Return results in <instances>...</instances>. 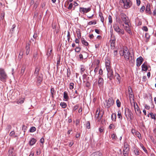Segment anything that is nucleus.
<instances>
[{
  "label": "nucleus",
  "instance_id": "1",
  "mask_svg": "<svg viewBox=\"0 0 156 156\" xmlns=\"http://www.w3.org/2000/svg\"><path fill=\"white\" fill-rule=\"evenodd\" d=\"M119 53L121 56H124L126 61L129 60L130 58H131V59H132V57L131 55H130V52L128 48L126 47L123 48V50L120 51Z\"/></svg>",
  "mask_w": 156,
  "mask_h": 156
},
{
  "label": "nucleus",
  "instance_id": "2",
  "mask_svg": "<svg viewBox=\"0 0 156 156\" xmlns=\"http://www.w3.org/2000/svg\"><path fill=\"white\" fill-rule=\"evenodd\" d=\"M113 28L115 31L121 37L122 35L124 34V31L122 29L120 28L118 23L116 22L114 23L113 24Z\"/></svg>",
  "mask_w": 156,
  "mask_h": 156
},
{
  "label": "nucleus",
  "instance_id": "3",
  "mask_svg": "<svg viewBox=\"0 0 156 156\" xmlns=\"http://www.w3.org/2000/svg\"><path fill=\"white\" fill-rule=\"evenodd\" d=\"M8 78V76L4 69L0 68V80L5 82Z\"/></svg>",
  "mask_w": 156,
  "mask_h": 156
},
{
  "label": "nucleus",
  "instance_id": "4",
  "mask_svg": "<svg viewBox=\"0 0 156 156\" xmlns=\"http://www.w3.org/2000/svg\"><path fill=\"white\" fill-rule=\"evenodd\" d=\"M103 114L104 112L103 111H100V109H98L95 116L96 120L98 122L101 121Z\"/></svg>",
  "mask_w": 156,
  "mask_h": 156
},
{
  "label": "nucleus",
  "instance_id": "5",
  "mask_svg": "<svg viewBox=\"0 0 156 156\" xmlns=\"http://www.w3.org/2000/svg\"><path fill=\"white\" fill-rule=\"evenodd\" d=\"M125 115L127 119H129L132 120L133 118V113L128 108H126L125 109Z\"/></svg>",
  "mask_w": 156,
  "mask_h": 156
},
{
  "label": "nucleus",
  "instance_id": "6",
  "mask_svg": "<svg viewBox=\"0 0 156 156\" xmlns=\"http://www.w3.org/2000/svg\"><path fill=\"white\" fill-rule=\"evenodd\" d=\"M120 2L123 3L124 7L126 9L129 8L132 5L131 0H120Z\"/></svg>",
  "mask_w": 156,
  "mask_h": 156
},
{
  "label": "nucleus",
  "instance_id": "7",
  "mask_svg": "<svg viewBox=\"0 0 156 156\" xmlns=\"http://www.w3.org/2000/svg\"><path fill=\"white\" fill-rule=\"evenodd\" d=\"M121 18L122 21L124 22L125 24H128L129 22L128 17L124 13H121L120 14Z\"/></svg>",
  "mask_w": 156,
  "mask_h": 156
},
{
  "label": "nucleus",
  "instance_id": "8",
  "mask_svg": "<svg viewBox=\"0 0 156 156\" xmlns=\"http://www.w3.org/2000/svg\"><path fill=\"white\" fill-rule=\"evenodd\" d=\"M114 102L112 98H110L108 100L106 101V105L105 106V107L109 108L113 105Z\"/></svg>",
  "mask_w": 156,
  "mask_h": 156
},
{
  "label": "nucleus",
  "instance_id": "9",
  "mask_svg": "<svg viewBox=\"0 0 156 156\" xmlns=\"http://www.w3.org/2000/svg\"><path fill=\"white\" fill-rule=\"evenodd\" d=\"M36 80L37 84L38 86L40 85L41 84V83L43 80V75L42 74H40L39 75L36 76Z\"/></svg>",
  "mask_w": 156,
  "mask_h": 156
},
{
  "label": "nucleus",
  "instance_id": "10",
  "mask_svg": "<svg viewBox=\"0 0 156 156\" xmlns=\"http://www.w3.org/2000/svg\"><path fill=\"white\" fill-rule=\"evenodd\" d=\"M104 80L101 76H99L98 82V85L100 88H102L103 86Z\"/></svg>",
  "mask_w": 156,
  "mask_h": 156
},
{
  "label": "nucleus",
  "instance_id": "11",
  "mask_svg": "<svg viewBox=\"0 0 156 156\" xmlns=\"http://www.w3.org/2000/svg\"><path fill=\"white\" fill-rule=\"evenodd\" d=\"M107 70L108 72V78H109L110 80H111L113 77V70L112 69H107Z\"/></svg>",
  "mask_w": 156,
  "mask_h": 156
},
{
  "label": "nucleus",
  "instance_id": "12",
  "mask_svg": "<svg viewBox=\"0 0 156 156\" xmlns=\"http://www.w3.org/2000/svg\"><path fill=\"white\" fill-rule=\"evenodd\" d=\"M91 8L88 7V8H84L83 7H80V11L83 14H84L85 13H87L91 10Z\"/></svg>",
  "mask_w": 156,
  "mask_h": 156
},
{
  "label": "nucleus",
  "instance_id": "13",
  "mask_svg": "<svg viewBox=\"0 0 156 156\" xmlns=\"http://www.w3.org/2000/svg\"><path fill=\"white\" fill-rule=\"evenodd\" d=\"M116 39L115 37L114 36L112 39L110 40V46L111 49H114L115 45Z\"/></svg>",
  "mask_w": 156,
  "mask_h": 156
},
{
  "label": "nucleus",
  "instance_id": "14",
  "mask_svg": "<svg viewBox=\"0 0 156 156\" xmlns=\"http://www.w3.org/2000/svg\"><path fill=\"white\" fill-rule=\"evenodd\" d=\"M143 61L144 59L141 56H140L139 57L137 58L136 60V65L138 67L140 66L142 64Z\"/></svg>",
  "mask_w": 156,
  "mask_h": 156
},
{
  "label": "nucleus",
  "instance_id": "15",
  "mask_svg": "<svg viewBox=\"0 0 156 156\" xmlns=\"http://www.w3.org/2000/svg\"><path fill=\"white\" fill-rule=\"evenodd\" d=\"M126 25L124 27L125 30L130 35H132V33L131 31L130 26L129 23H128V24H126Z\"/></svg>",
  "mask_w": 156,
  "mask_h": 156
},
{
  "label": "nucleus",
  "instance_id": "16",
  "mask_svg": "<svg viewBox=\"0 0 156 156\" xmlns=\"http://www.w3.org/2000/svg\"><path fill=\"white\" fill-rule=\"evenodd\" d=\"M145 11L147 13L150 15L152 14L150 8V5L149 4H147L146 7Z\"/></svg>",
  "mask_w": 156,
  "mask_h": 156
},
{
  "label": "nucleus",
  "instance_id": "17",
  "mask_svg": "<svg viewBox=\"0 0 156 156\" xmlns=\"http://www.w3.org/2000/svg\"><path fill=\"white\" fill-rule=\"evenodd\" d=\"M136 105H137V107L136 108L135 107V103H134V107L135 110L136 112V114L137 115H140L141 114V112L139 107L137 105V103H136Z\"/></svg>",
  "mask_w": 156,
  "mask_h": 156
},
{
  "label": "nucleus",
  "instance_id": "18",
  "mask_svg": "<svg viewBox=\"0 0 156 156\" xmlns=\"http://www.w3.org/2000/svg\"><path fill=\"white\" fill-rule=\"evenodd\" d=\"M25 49H26V54L27 55H28L29 54L30 52V44L28 43L27 44H26Z\"/></svg>",
  "mask_w": 156,
  "mask_h": 156
},
{
  "label": "nucleus",
  "instance_id": "19",
  "mask_svg": "<svg viewBox=\"0 0 156 156\" xmlns=\"http://www.w3.org/2000/svg\"><path fill=\"white\" fill-rule=\"evenodd\" d=\"M114 78L118 80L119 84L120 83L121 78L119 75L118 73H115V76Z\"/></svg>",
  "mask_w": 156,
  "mask_h": 156
},
{
  "label": "nucleus",
  "instance_id": "20",
  "mask_svg": "<svg viewBox=\"0 0 156 156\" xmlns=\"http://www.w3.org/2000/svg\"><path fill=\"white\" fill-rule=\"evenodd\" d=\"M142 70L143 71H146L148 69L147 63H144L141 66Z\"/></svg>",
  "mask_w": 156,
  "mask_h": 156
},
{
  "label": "nucleus",
  "instance_id": "21",
  "mask_svg": "<svg viewBox=\"0 0 156 156\" xmlns=\"http://www.w3.org/2000/svg\"><path fill=\"white\" fill-rule=\"evenodd\" d=\"M61 59V56L59 55H58L57 57V68L58 69L59 68V66L60 64V59Z\"/></svg>",
  "mask_w": 156,
  "mask_h": 156
},
{
  "label": "nucleus",
  "instance_id": "22",
  "mask_svg": "<svg viewBox=\"0 0 156 156\" xmlns=\"http://www.w3.org/2000/svg\"><path fill=\"white\" fill-rule=\"evenodd\" d=\"M129 145L127 142H125L124 144L123 150H129Z\"/></svg>",
  "mask_w": 156,
  "mask_h": 156
},
{
  "label": "nucleus",
  "instance_id": "23",
  "mask_svg": "<svg viewBox=\"0 0 156 156\" xmlns=\"http://www.w3.org/2000/svg\"><path fill=\"white\" fill-rule=\"evenodd\" d=\"M37 140L34 138H32L29 142V144L30 146L34 145L36 142Z\"/></svg>",
  "mask_w": 156,
  "mask_h": 156
},
{
  "label": "nucleus",
  "instance_id": "24",
  "mask_svg": "<svg viewBox=\"0 0 156 156\" xmlns=\"http://www.w3.org/2000/svg\"><path fill=\"white\" fill-rule=\"evenodd\" d=\"M91 155L92 156H102V154L101 152L97 151L93 153Z\"/></svg>",
  "mask_w": 156,
  "mask_h": 156
},
{
  "label": "nucleus",
  "instance_id": "25",
  "mask_svg": "<svg viewBox=\"0 0 156 156\" xmlns=\"http://www.w3.org/2000/svg\"><path fill=\"white\" fill-rule=\"evenodd\" d=\"M40 71V69L38 67H36L35 68V70L34 72V75L35 76H37V75H39V72Z\"/></svg>",
  "mask_w": 156,
  "mask_h": 156
},
{
  "label": "nucleus",
  "instance_id": "26",
  "mask_svg": "<svg viewBox=\"0 0 156 156\" xmlns=\"http://www.w3.org/2000/svg\"><path fill=\"white\" fill-rule=\"evenodd\" d=\"M111 119L112 121L115 122L116 119V115L115 113H113L111 115Z\"/></svg>",
  "mask_w": 156,
  "mask_h": 156
},
{
  "label": "nucleus",
  "instance_id": "27",
  "mask_svg": "<svg viewBox=\"0 0 156 156\" xmlns=\"http://www.w3.org/2000/svg\"><path fill=\"white\" fill-rule=\"evenodd\" d=\"M133 152L136 155H139L140 153L139 152L138 149L136 148H134L133 149Z\"/></svg>",
  "mask_w": 156,
  "mask_h": 156
},
{
  "label": "nucleus",
  "instance_id": "28",
  "mask_svg": "<svg viewBox=\"0 0 156 156\" xmlns=\"http://www.w3.org/2000/svg\"><path fill=\"white\" fill-rule=\"evenodd\" d=\"M99 17H100L101 18V21L103 23L104 21V18L103 16V14L101 12H100L99 13Z\"/></svg>",
  "mask_w": 156,
  "mask_h": 156
},
{
  "label": "nucleus",
  "instance_id": "29",
  "mask_svg": "<svg viewBox=\"0 0 156 156\" xmlns=\"http://www.w3.org/2000/svg\"><path fill=\"white\" fill-rule=\"evenodd\" d=\"M80 69L81 74H82L85 70V67L83 65H81Z\"/></svg>",
  "mask_w": 156,
  "mask_h": 156
},
{
  "label": "nucleus",
  "instance_id": "30",
  "mask_svg": "<svg viewBox=\"0 0 156 156\" xmlns=\"http://www.w3.org/2000/svg\"><path fill=\"white\" fill-rule=\"evenodd\" d=\"M13 150L14 148L13 147H12L9 149V155H11V156H15L13 154H12Z\"/></svg>",
  "mask_w": 156,
  "mask_h": 156
},
{
  "label": "nucleus",
  "instance_id": "31",
  "mask_svg": "<svg viewBox=\"0 0 156 156\" xmlns=\"http://www.w3.org/2000/svg\"><path fill=\"white\" fill-rule=\"evenodd\" d=\"M81 41L83 44L86 46H88V43L83 38H81Z\"/></svg>",
  "mask_w": 156,
  "mask_h": 156
},
{
  "label": "nucleus",
  "instance_id": "32",
  "mask_svg": "<svg viewBox=\"0 0 156 156\" xmlns=\"http://www.w3.org/2000/svg\"><path fill=\"white\" fill-rule=\"evenodd\" d=\"M24 99L23 98L17 100V103L18 104H21L24 102Z\"/></svg>",
  "mask_w": 156,
  "mask_h": 156
},
{
  "label": "nucleus",
  "instance_id": "33",
  "mask_svg": "<svg viewBox=\"0 0 156 156\" xmlns=\"http://www.w3.org/2000/svg\"><path fill=\"white\" fill-rule=\"evenodd\" d=\"M129 150H123V154L124 156H128Z\"/></svg>",
  "mask_w": 156,
  "mask_h": 156
},
{
  "label": "nucleus",
  "instance_id": "34",
  "mask_svg": "<svg viewBox=\"0 0 156 156\" xmlns=\"http://www.w3.org/2000/svg\"><path fill=\"white\" fill-rule=\"evenodd\" d=\"M78 39H80L81 37V34L80 30L78 29V30H77L76 31Z\"/></svg>",
  "mask_w": 156,
  "mask_h": 156
},
{
  "label": "nucleus",
  "instance_id": "35",
  "mask_svg": "<svg viewBox=\"0 0 156 156\" xmlns=\"http://www.w3.org/2000/svg\"><path fill=\"white\" fill-rule=\"evenodd\" d=\"M16 27V25L15 24H14L12 25V27L11 28L10 31V33L12 34L14 32V29Z\"/></svg>",
  "mask_w": 156,
  "mask_h": 156
},
{
  "label": "nucleus",
  "instance_id": "36",
  "mask_svg": "<svg viewBox=\"0 0 156 156\" xmlns=\"http://www.w3.org/2000/svg\"><path fill=\"white\" fill-rule=\"evenodd\" d=\"M63 98L66 100H67L68 99V93L66 91H65L64 93L63 94Z\"/></svg>",
  "mask_w": 156,
  "mask_h": 156
},
{
  "label": "nucleus",
  "instance_id": "37",
  "mask_svg": "<svg viewBox=\"0 0 156 156\" xmlns=\"http://www.w3.org/2000/svg\"><path fill=\"white\" fill-rule=\"evenodd\" d=\"M118 117L120 119L122 120V115H121V111L120 110H119L118 112V114H117Z\"/></svg>",
  "mask_w": 156,
  "mask_h": 156
},
{
  "label": "nucleus",
  "instance_id": "38",
  "mask_svg": "<svg viewBox=\"0 0 156 156\" xmlns=\"http://www.w3.org/2000/svg\"><path fill=\"white\" fill-rule=\"evenodd\" d=\"M105 66L107 70L112 69L110 62H105Z\"/></svg>",
  "mask_w": 156,
  "mask_h": 156
},
{
  "label": "nucleus",
  "instance_id": "39",
  "mask_svg": "<svg viewBox=\"0 0 156 156\" xmlns=\"http://www.w3.org/2000/svg\"><path fill=\"white\" fill-rule=\"evenodd\" d=\"M87 75L86 74H84L83 75V82L85 83L87 81Z\"/></svg>",
  "mask_w": 156,
  "mask_h": 156
},
{
  "label": "nucleus",
  "instance_id": "40",
  "mask_svg": "<svg viewBox=\"0 0 156 156\" xmlns=\"http://www.w3.org/2000/svg\"><path fill=\"white\" fill-rule=\"evenodd\" d=\"M150 115H151V117L152 119L156 120L155 114H154L153 113L151 112L149 113Z\"/></svg>",
  "mask_w": 156,
  "mask_h": 156
},
{
  "label": "nucleus",
  "instance_id": "41",
  "mask_svg": "<svg viewBox=\"0 0 156 156\" xmlns=\"http://www.w3.org/2000/svg\"><path fill=\"white\" fill-rule=\"evenodd\" d=\"M36 130V128L35 127L32 126L30 128L29 131L30 133H33Z\"/></svg>",
  "mask_w": 156,
  "mask_h": 156
},
{
  "label": "nucleus",
  "instance_id": "42",
  "mask_svg": "<svg viewBox=\"0 0 156 156\" xmlns=\"http://www.w3.org/2000/svg\"><path fill=\"white\" fill-rule=\"evenodd\" d=\"M86 125L87 129H90V122L89 121H88L86 122Z\"/></svg>",
  "mask_w": 156,
  "mask_h": 156
},
{
  "label": "nucleus",
  "instance_id": "43",
  "mask_svg": "<svg viewBox=\"0 0 156 156\" xmlns=\"http://www.w3.org/2000/svg\"><path fill=\"white\" fill-rule=\"evenodd\" d=\"M116 104L118 107L119 108L121 107V103L119 99H117L116 101Z\"/></svg>",
  "mask_w": 156,
  "mask_h": 156
},
{
  "label": "nucleus",
  "instance_id": "44",
  "mask_svg": "<svg viewBox=\"0 0 156 156\" xmlns=\"http://www.w3.org/2000/svg\"><path fill=\"white\" fill-rule=\"evenodd\" d=\"M140 146L144 151L146 153H147V151L145 148L144 147L142 144H140Z\"/></svg>",
  "mask_w": 156,
  "mask_h": 156
},
{
  "label": "nucleus",
  "instance_id": "45",
  "mask_svg": "<svg viewBox=\"0 0 156 156\" xmlns=\"http://www.w3.org/2000/svg\"><path fill=\"white\" fill-rule=\"evenodd\" d=\"M60 105L61 107L63 108H65L67 106L66 104L64 102H61Z\"/></svg>",
  "mask_w": 156,
  "mask_h": 156
},
{
  "label": "nucleus",
  "instance_id": "46",
  "mask_svg": "<svg viewBox=\"0 0 156 156\" xmlns=\"http://www.w3.org/2000/svg\"><path fill=\"white\" fill-rule=\"evenodd\" d=\"M135 136H136L137 137L139 138H140L141 137L140 133L138 131H136L135 134Z\"/></svg>",
  "mask_w": 156,
  "mask_h": 156
},
{
  "label": "nucleus",
  "instance_id": "47",
  "mask_svg": "<svg viewBox=\"0 0 156 156\" xmlns=\"http://www.w3.org/2000/svg\"><path fill=\"white\" fill-rule=\"evenodd\" d=\"M109 128L110 129H114L115 128V126L114 124H110V126H109Z\"/></svg>",
  "mask_w": 156,
  "mask_h": 156
},
{
  "label": "nucleus",
  "instance_id": "48",
  "mask_svg": "<svg viewBox=\"0 0 156 156\" xmlns=\"http://www.w3.org/2000/svg\"><path fill=\"white\" fill-rule=\"evenodd\" d=\"M11 126L10 125H8L6 128L5 130L9 131L11 129Z\"/></svg>",
  "mask_w": 156,
  "mask_h": 156
},
{
  "label": "nucleus",
  "instance_id": "49",
  "mask_svg": "<svg viewBox=\"0 0 156 156\" xmlns=\"http://www.w3.org/2000/svg\"><path fill=\"white\" fill-rule=\"evenodd\" d=\"M15 132L14 131H12L10 132L9 135L10 136H13L15 135Z\"/></svg>",
  "mask_w": 156,
  "mask_h": 156
},
{
  "label": "nucleus",
  "instance_id": "50",
  "mask_svg": "<svg viewBox=\"0 0 156 156\" xmlns=\"http://www.w3.org/2000/svg\"><path fill=\"white\" fill-rule=\"evenodd\" d=\"M130 89L131 91H130V92L129 93V97L130 98V97H132L133 96V91H132V88H130Z\"/></svg>",
  "mask_w": 156,
  "mask_h": 156
},
{
  "label": "nucleus",
  "instance_id": "51",
  "mask_svg": "<svg viewBox=\"0 0 156 156\" xmlns=\"http://www.w3.org/2000/svg\"><path fill=\"white\" fill-rule=\"evenodd\" d=\"M27 128V126H25L24 125H23L22 129L23 130L24 133H25V132Z\"/></svg>",
  "mask_w": 156,
  "mask_h": 156
},
{
  "label": "nucleus",
  "instance_id": "52",
  "mask_svg": "<svg viewBox=\"0 0 156 156\" xmlns=\"http://www.w3.org/2000/svg\"><path fill=\"white\" fill-rule=\"evenodd\" d=\"M74 84L73 83H71L69 84V88L71 90L73 88Z\"/></svg>",
  "mask_w": 156,
  "mask_h": 156
},
{
  "label": "nucleus",
  "instance_id": "53",
  "mask_svg": "<svg viewBox=\"0 0 156 156\" xmlns=\"http://www.w3.org/2000/svg\"><path fill=\"white\" fill-rule=\"evenodd\" d=\"M54 92V90L53 88H51V93L52 97H53V95Z\"/></svg>",
  "mask_w": 156,
  "mask_h": 156
},
{
  "label": "nucleus",
  "instance_id": "54",
  "mask_svg": "<svg viewBox=\"0 0 156 156\" xmlns=\"http://www.w3.org/2000/svg\"><path fill=\"white\" fill-rule=\"evenodd\" d=\"M150 36L148 33H146L145 34V37L147 40H149L150 38Z\"/></svg>",
  "mask_w": 156,
  "mask_h": 156
},
{
  "label": "nucleus",
  "instance_id": "55",
  "mask_svg": "<svg viewBox=\"0 0 156 156\" xmlns=\"http://www.w3.org/2000/svg\"><path fill=\"white\" fill-rule=\"evenodd\" d=\"M111 137L112 139L116 140L117 138V136L115 134L113 133L112 134L111 136Z\"/></svg>",
  "mask_w": 156,
  "mask_h": 156
},
{
  "label": "nucleus",
  "instance_id": "56",
  "mask_svg": "<svg viewBox=\"0 0 156 156\" xmlns=\"http://www.w3.org/2000/svg\"><path fill=\"white\" fill-rule=\"evenodd\" d=\"M98 69H99V66L98 65L97 66V67L95 68V69H94V72L95 74L97 73V72H98Z\"/></svg>",
  "mask_w": 156,
  "mask_h": 156
},
{
  "label": "nucleus",
  "instance_id": "57",
  "mask_svg": "<svg viewBox=\"0 0 156 156\" xmlns=\"http://www.w3.org/2000/svg\"><path fill=\"white\" fill-rule=\"evenodd\" d=\"M25 69V67H23L21 69V73L22 74H23Z\"/></svg>",
  "mask_w": 156,
  "mask_h": 156
},
{
  "label": "nucleus",
  "instance_id": "58",
  "mask_svg": "<svg viewBox=\"0 0 156 156\" xmlns=\"http://www.w3.org/2000/svg\"><path fill=\"white\" fill-rule=\"evenodd\" d=\"M49 49H48V52L47 53V55L48 56H50L51 54V51H52V50L51 49H50V51H49Z\"/></svg>",
  "mask_w": 156,
  "mask_h": 156
},
{
  "label": "nucleus",
  "instance_id": "59",
  "mask_svg": "<svg viewBox=\"0 0 156 156\" xmlns=\"http://www.w3.org/2000/svg\"><path fill=\"white\" fill-rule=\"evenodd\" d=\"M84 83L86 84V86L87 87H89L90 86V83L89 81H87Z\"/></svg>",
  "mask_w": 156,
  "mask_h": 156
},
{
  "label": "nucleus",
  "instance_id": "60",
  "mask_svg": "<svg viewBox=\"0 0 156 156\" xmlns=\"http://www.w3.org/2000/svg\"><path fill=\"white\" fill-rule=\"evenodd\" d=\"M81 49V48H80L79 47H77L75 49V51L76 52H79L80 51Z\"/></svg>",
  "mask_w": 156,
  "mask_h": 156
},
{
  "label": "nucleus",
  "instance_id": "61",
  "mask_svg": "<svg viewBox=\"0 0 156 156\" xmlns=\"http://www.w3.org/2000/svg\"><path fill=\"white\" fill-rule=\"evenodd\" d=\"M145 6H143L140 9V12H143L145 9Z\"/></svg>",
  "mask_w": 156,
  "mask_h": 156
},
{
  "label": "nucleus",
  "instance_id": "62",
  "mask_svg": "<svg viewBox=\"0 0 156 156\" xmlns=\"http://www.w3.org/2000/svg\"><path fill=\"white\" fill-rule=\"evenodd\" d=\"M108 20L109 22V23H112V16L110 15H109L108 16Z\"/></svg>",
  "mask_w": 156,
  "mask_h": 156
},
{
  "label": "nucleus",
  "instance_id": "63",
  "mask_svg": "<svg viewBox=\"0 0 156 156\" xmlns=\"http://www.w3.org/2000/svg\"><path fill=\"white\" fill-rule=\"evenodd\" d=\"M116 21L118 22L119 23V24H121L122 22V21L121 20L120 18H116Z\"/></svg>",
  "mask_w": 156,
  "mask_h": 156
},
{
  "label": "nucleus",
  "instance_id": "64",
  "mask_svg": "<svg viewBox=\"0 0 156 156\" xmlns=\"http://www.w3.org/2000/svg\"><path fill=\"white\" fill-rule=\"evenodd\" d=\"M99 74L100 75H103V71L101 69H99Z\"/></svg>",
  "mask_w": 156,
  "mask_h": 156
}]
</instances>
